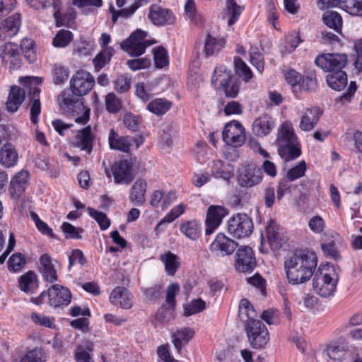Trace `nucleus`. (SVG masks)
Masks as SVG:
<instances>
[{
    "label": "nucleus",
    "instance_id": "nucleus-1",
    "mask_svg": "<svg viewBox=\"0 0 362 362\" xmlns=\"http://www.w3.org/2000/svg\"><path fill=\"white\" fill-rule=\"evenodd\" d=\"M20 84L11 86L6 103L7 110L10 112H16L25 95H28L31 101L30 104V121L37 124L39 122V116L41 113V104L40 101V88L39 86L42 83V78L33 76H25L20 78Z\"/></svg>",
    "mask_w": 362,
    "mask_h": 362
},
{
    "label": "nucleus",
    "instance_id": "nucleus-2",
    "mask_svg": "<svg viewBox=\"0 0 362 362\" xmlns=\"http://www.w3.org/2000/svg\"><path fill=\"white\" fill-rule=\"evenodd\" d=\"M317 262L316 254L308 250H297L287 257L284 266L288 282L298 285L309 281L315 271Z\"/></svg>",
    "mask_w": 362,
    "mask_h": 362
},
{
    "label": "nucleus",
    "instance_id": "nucleus-3",
    "mask_svg": "<svg viewBox=\"0 0 362 362\" xmlns=\"http://www.w3.org/2000/svg\"><path fill=\"white\" fill-rule=\"evenodd\" d=\"M238 315L244 322L248 339L253 348L262 347L269 340L267 327L256 319L257 314L248 300L243 298L239 303Z\"/></svg>",
    "mask_w": 362,
    "mask_h": 362
},
{
    "label": "nucleus",
    "instance_id": "nucleus-4",
    "mask_svg": "<svg viewBox=\"0 0 362 362\" xmlns=\"http://www.w3.org/2000/svg\"><path fill=\"white\" fill-rule=\"evenodd\" d=\"M275 144L279 156L286 162L301 155L300 141L290 121H284L279 125Z\"/></svg>",
    "mask_w": 362,
    "mask_h": 362
},
{
    "label": "nucleus",
    "instance_id": "nucleus-5",
    "mask_svg": "<svg viewBox=\"0 0 362 362\" xmlns=\"http://www.w3.org/2000/svg\"><path fill=\"white\" fill-rule=\"evenodd\" d=\"M337 281V274L332 266L320 265L313 279V287L317 294L327 298L335 291Z\"/></svg>",
    "mask_w": 362,
    "mask_h": 362
},
{
    "label": "nucleus",
    "instance_id": "nucleus-6",
    "mask_svg": "<svg viewBox=\"0 0 362 362\" xmlns=\"http://www.w3.org/2000/svg\"><path fill=\"white\" fill-rule=\"evenodd\" d=\"M148 33L141 29L133 32L130 36L123 40L121 48L132 57H139L143 54L148 47L152 45L155 42L146 39Z\"/></svg>",
    "mask_w": 362,
    "mask_h": 362
},
{
    "label": "nucleus",
    "instance_id": "nucleus-7",
    "mask_svg": "<svg viewBox=\"0 0 362 362\" xmlns=\"http://www.w3.org/2000/svg\"><path fill=\"white\" fill-rule=\"evenodd\" d=\"M228 232L234 238L240 239L249 237L254 228L253 221L245 214H237L228 221Z\"/></svg>",
    "mask_w": 362,
    "mask_h": 362
},
{
    "label": "nucleus",
    "instance_id": "nucleus-8",
    "mask_svg": "<svg viewBox=\"0 0 362 362\" xmlns=\"http://www.w3.org/2000/svg\"><path fill=\"white\" fill-rule=\"evenodd\" d=\"M48 296L49 304L54 308L59 306L68 305L71 300V293L70 291L61 285H52L47 291H43L40 296L35 299L36 304L43 303V298Z\"/></svg>",
    "mask_w": 362,
    "mask_h": 362
},
{
    "label": "nucleus",
    "instance_id": "nucleus-9",
    "mask_svg": "<svg viewBox=\"0 0 362 362\" xmlns=\"http://www.w3.org/2000/svg\"><path fill=\"white\" fill-rule=\"evenodd\" d=\"M315 64L326 72L344 71L348 62L347 55L342 53H325L319 55Z\"/></svg>",
    "mask_w": 362,
    "mask_h": 362
},
{
    "label": "nucleus",
    "instance_id": "nucleus-10",
    "mask_svg": "<svg viewBox=\"0 0 362 362\" xmlns=\"http://www.w3.org/2000/svg\"><path fill=\"white\" fill-rule=\"evenodd\" d=\"M263 178L262 169L253 163L244 165L238 172V183L245 188H251L261 183Z\"/></svg>",
    "mask_w": 362,
    "mask_h": 362
},
{
    "label": "nucleus",
    "instance_id": "nucleus-11",
    "mask_svg": "<svg viewBox=\"0 0 362 362\" xmlns=\"http://www.w3.org/2000/svg\"><path fill=\"white\" fill-rule=\"evenodd\" d=\"M224 142L233 148L240 147L245 141V132L243 126L233 120L226 124L223 133Z\"/></svg>",
    "mask_w": 362,
    "mask_h": 362
},
{
    "label": "nucleus",
    "instance_id": "nucleus-12",
    "mask_svg": "<svg viewBox=\"0 0 362 362\" xmlns=\"http://www.w3.org/2000/svg\"><path fill=\"white\" fill-rule=\"evenodd\" d=\"M94 84V77L90 73L83 70L77 71L70 81L72 93L78 96L86 95Z\"/></svg>",
    "mask_w": 362,
    "mask_h": 362
},
{
    "label": "nucleus",
    "instance_id": "nucleus-13",
    "mask_svg": "<svg viewBox=\"0 0 362 362\" xmlns=\"http://www.w3.org/2000/svg\"><path fill=\"white\" fill-rule=\"evenodd\" d=\"M148 18L153 25L158 27L172 25L176 22V16L171 10L158 4L150 6Z\"/></svg>",
    "mask_w": 362,
    "mask_h": 362
},
{
    "label": "nucleus",
    "instance_id": "nucleus-14",
    "mask_svg": "<svg viewBox=\"0 0 362 362\" xmlns=\"http://www.w3.org/2000/svg\"><path fill=\"white\" fill-rule=\"evenodd\" d=\"M256 267V259L252 249L248 246L239 247L235 253V267L241 272H252Z\"/></svg>",
    "mask_w": 362,
    "mask_h": 362
},
{
    "label": "nucleus",
    "instance_id": "nucleus-15",
    "mask_svg": "<svg viewBox=\"0 0 362 362\" xmlns=\"http://www.w3.org/2000/svg\"><path fill=\"white\" fill-rule=\"evenodd\" d=\"M111 172L116 184L127 185L134 177L132 165L127 160L115 162L111 166Z\"/></svg>",
    "mask_w": 362,
    "mask_h": 362
},
{
    "label": "nucleus",
    "instance_id": "nucleus-16",
    "mask_svg": "<svg viewBox=\"0 0 362 362\" xmlns=\"http://www.w3.org/2000/svg\"><path fill=\"white\" fill-rule=\"evenodd\" d=\"M238 243L224 235L218 233L210 245V250L217 256L224 257L232 254L236 247Z\"/></svg>",
    "mask_w": 362,
    "mask_h": 362
},
{
    "label": "nucleus",
    "instance_id": "nucleus-17",
    "mask_svg": "<svg viewBox=\"0 0 362 362\" xmlns=\"http://www.w3.org/2000/svg\"><path fill=\"white\" fill-rule=\"evenodd\" d=\"M29 177L28 171L22 170L12 177L8 188L12 199L17 201L24 194L29 185Z\"/></svg>",
    "mask_w": 362,
    "mask_h": 362
},
{
    "label": "nucleus",
    "instance_id": "nucleus-18",
    "mask_svg": "<svg viewBox=\"0 0 362 362\" xmlns=\"http://www.w3.org/2000/svg\"><path fill=\"white\" fill-rule=\"evenodd\" d=\"M320 8L339 6L352 16H362V0H318Z\"/></svg>",
    "mask_w": 362,
    "mask_h": 362
},
{
    "label": "nucleus",
    "instance_id": "nucleus-19",
    "mask_svg": "<svg viewBox=\"0 0 362 362\" xmlns=\"http://www.w3.org/2000/svg\"><path fill=\"white\" fill-rule=\"evenodd\" d=\"M227 214L226 209L221 206L211 205L208 208L205 221L206 235L212 234L217 229Z\"/></svg>",
    "mask_w": 362,
    "mask_h": 362
},
{
    "label": "nucleus",
    "instance_id": "nucleus-20",
    "mask_svg": "<svg viewBox=\"0 0 362 362\" xmlns=\"http://www.w3.org/2000/svg\"><path fill=\"white\" fill-rule=\"evenodd\" d=\"M59 262L48 254H43L40 257V271L45 281L54 283L57 280Z\"/></svg>",
    "mask_w": 362,
    "mask_h": 362
},
{
    "label": "nucleus",
    "instance_id": "nucleus-21",
    "mask_svg": "<svg viewBox=\"0 0 362 362\" xmlns=\"http://www.w3.org/2000/svg\"><path fill=\"white\" fill-rule=\"evenodd\" d=\"M21 25V14L16 13L0 22V42L6 41L17 35Z\"/></svg>",
    "mask_w": 362,
    "mask_h": 362
},
{
    "label": "nucleus",
    "instance_id": "nucleus-22",
    "mask_svg": "<svg viewBox=\"0 0 362 362\" xmlns=\"http://www.w3.org/2000/svg\"><path fill=\"white\" fill-rule=\"evenodd\" d=\"M323 115V110L317 106L308 107L302 113L299 122V129L303 132L313 130Z\"/></svg>",
    "mask_w": 362,
    "mask_h": 362
},
{
    "label": "nucleus",
    "instance_id": "nucleus-23",
    "mask_svg": "<svg viewBox=\"0 0 362 362\" xmlns=\"http://www.w3.org/2000/svg\"><path fill=\"white\" fill-rule=\"evenodd\" d=\"M134 297L128 289L124 287H116L110 295V301L114 305L123 309H130L134 304Z\"/></svg>",
    "mask_w": 362,
    "mask_h": 362
},
{
    "label": "nucleus",
    "instance_id": "nucleus-24",
    "mask_svg": "<svg viewBox=\"0 0 362 362\" xmlns=\"http://www.w3.org/2000/svg\"><path fill=\"white\" fill-rule=\"evenodd\" d=\"M30 7L35 9H43L52 6L54 8V18L57 26L65 25V21L61 13V0H26Z\"/></svg>",
    "mask_w": 362,
    "mask_h": 362
},
{
    "label": "nucleus",
    "instance_id": "nucleus-25",
    "mask_svg": "<svg viewBox=\"0 0 362 362\" xmlns=\"http://www.w3.org/2000/svg\"><path fill=\"white\" fill-rule=\"evenodd\" d=\"M275 127V120L269 115L264 114L256 118L252 124V133L259 137L269 135Z\"/></svg>",
    "mask_w": 362,
    "mask_h": 362
},
{
    "label": "nucleus",
    "instance_id": "nucleus-26",
    "mask_svg": "<svg viewBox=\"0 0 362 362\" xmlns=\"http://www.w3.org/2000/svg\"><path fill=\"white\" fill-rule=\"evenodd\" d=\"M94 135L90 125L78 131L76 135V146L87 153H90L93 150Z\"/></svg>",
    "mask_w": 362,
    "mask_h": 362
},
{
    "label": "nucleus",
    "instance_id": "nucleus-27",
    "mask_svg": "<svg viewBox=\"0 0 362 362\" xmlns=\"http://www.w3.org/2000/svg\"><path fill=\"white\" fill-rule=\"evenodd\" d=\"M18 154L11 143L4 144L0 148V164L5 168H12L17 164Z\"/></svg>",
    "mask_w": 362,
    "mask_h": 362
},
{
    "label": "nucleus",
    "instance_id": "nucleus-28",
    "mask_svg": "<svg viewBox=\"0 0 362 362\" xmlns=\"http://www.w3.org/2000/svg\"><path fill=\"white\" fill-rule=\"evenodd\" d=\"M226 45L223 37L208 33L204 40V52L207 56H211L219 52Z\"/></svg>",
    "mask_w": 362,
    "mask_h": 362
},
{
    "label": "nucleus",
    "instance_id": "nucleus-29",
    "mask_svg": "<svg viewBox=\"0 0 362 362\" xmlns=\"http://www.w3.org/2000/svg\"><path fill=\"white\" fill-rule=\"evenodd\" d=\"M18 287L25 293L32 294L38 288V280L33 271H28L18 279Z\"/></svg>",
    "mask_w": 362,
    "mask_h": 362
},
{
    "label": "nucleus",
    "instance_id": "nucleus-30",
    "mask_svg": "<svg viewBox=\"0 0 362 362\" xmlns=\"http://www.w3.org/2000/svg\"><path fill=\"white\" fill-rule=\"evenodd\" d=\"M159 259L164 264L165 272L168 276H174L180 267V258L170 251L160 255Z\"/></svg>",
    "mask_w": 362,
    "mask_h": 362
},
{
    "label": "nucleus",
    "instance_id": "nucleus-31",
    "mask_svg": "<svg viewBox=\"0 0 362 362\" xmlns=\"http://www.w3.org/2000/svg\"><path fill=\"white\" fill-rule=\"evenodd\" d=\"M147 183L144 179H138L130 189L129 200L136 205H142L145 202Z\"/></svg>",
    "mask_w": 362,
    "mask_h": 362
},
{
    "label": "nucleus",
    "instance_id": "nucleus-32",
    "mask_svg": "<svg viewBox=\"0 0 362 362\" xmlns=\"http://www.w3.org/2000/svg\"><path fill=\"white\" fill-rule=\"evenodd\" d=\"M232 80V71L224 65L217 66L211 76V83L215 88H220Z\"/></svg>",
    "mask_w": 362,
    "mask_h": 362
},
{
    "label": "nucleus",
    "instance_id": "nucleus-33",
    "mask_svg": "<svg viewBox=\"0 0 362 362\" xmlns=\"http://www.w3.org/2000/svg\"><path fill=\"white\" fill-rule=\"evenodd\" d=\"M110 148L113 150L127 153L130 149V141L129 136H121L111 129L108 136Z\"/></svg>",
    "mask_w": 362,
    "mask_h": 362
},
{
    "label": "nucleus",
    "instance_id": "nucleus-34",
    "mask_svg": "<svg viewBox=\"0 0 362 362\" xmlns=\"http://www.w3.org/2000/svg\"><path fill=\"white\" fill-rule=\"evenodd\" d=\"M180 230L189 240H196L201 235L202 224L194 219L185 221L180 224Z\"/></svg>",
    "mask_w": 362,
    "mask_h": 362
},
{
    "label": "nucleus",
    "instance_id": "nucleus-35",
    "mask_svg": "<svg viewBox=\"0 0 362 362\" xmlns=\"http://www.w3.org/2000/svg\"><path fill=\"white\" fill-rule=\"evenodd\" d=\"M211 171L214 177L229 180L232 177L233 168L231 165L224 163L223 161L218 160L212 162Z\"/></svg>",
    "mask_w": 362,
    "mask_h": 362
},
{
    "label": "nucleus",
    "instance_id": "nucleus-36",
    "mask_svg": "<svg viewBox=\"0 0 362 362\" xmlns=\"http://www.w3.org/2000/svg\"><path fill=\"white\" fill-rule=\"evenodd\" d=\"M327 355L334 361H342L349 356V350L342 343L331 342L327 347Z\"/></svg>",
    "mask_w": 362,
    "mask_h": 362
},
{
    "label": "nucleus",
    "instance_id": "nucleus-37",
    "mask_svg": "<svg viewBox=\"0 0 362 362\" xmlns=\"http://www.w3.org/2000/svg\"><path fill=\"white\" fill-rule=\"evenodd\" d=\"M194 331L189 327H184L177 330L172 335V341L175 349L180 351L182 346L187 344L194 336Z\"/></svg>",
    "mask_w": 362,
    "mask_h": 362
},
{
    "label": "nucleus",
    "instance_id": "nucleus-38",
    "mask_svg": "<svg viewBox=\"0 0 362 362\" xmlns=\"http://www.w3.org/2000/svg\"><path fill=\"white\" fill-rule=\"evenodd\" d=\"M184 17L192 23L198 25L202 23V14L197 10L194 0H187L185 4Z\"/></svg>",
    "mask_w": 362,
    "mask_h": 362
},
{
    "label": "nucleus",
    "instance_id": "nucleus-39",
    "mask_svg": "<svg viewBox=\"0 0 362 362\" xmlns=\"http://www.w3.org/2000/svg\"><path fill=\"white\" fill-rule=\"evenodd\" d=\"M323 23L329 28L333 29L339 34H341L342 18L334 11H327L322 16Z\"/></svg>",
    "mask_w": 362,
    "mask_h": 362
},
{
    "label": "nucleus",
    "instance_id": "nucleus-40",
    "mask_svg": "<svg viewBox=\"0 0 362 362\" xmlns=\"http://www.w3.org/2000/svg\"><path fill=\"white\" fill-rule=\"evenodd\" d=\"M327 83L329 87L337 91L342 90L347 84V75L345 71L332 72L327 76Z\"/></svg>",
    "mask_w": 362,
    "mask_h": 362
},
{
    "label": "nucleus",
    "instance_id": "nucleus-41",
    "mask_svg": "<svg viewBox=\"0 0 362 362\" xmlns=\"http://www.w3.org/2000/svg\"><path fill=\"white\" fill-rule=\"evenodd\" d=\"M267 240L272 247L279 248L281 245V238L279 233V228L276 223L271 220L266 228Z\"/></svg>",
    "mask_w": 362,
    "mask_h": 362
},
{
    "label": "nucleus",
    "instance_id": "nucleus-42",
    "mask_svg": "<svg viewBox=\"0 0 362 362\" xmlns=\"http://www.w3.org/2000/svg\"><path fill=\"white\" fill-rule=\"evenodd\" d=\"M172 103L165 98H156L151 101L146 108L151 113L156 115L165 114L171 107Z\"/></svg>",
    "mask_w": 362,
    "mask_h": 362
},
{
    "label": "nucleus",
    "instance_id": "nucleus-43",
    "mask_svg": "<svg viewBox=\"0 0 362 362\" xmlns=\"http://www.w3.org/2000/svg\"><path fill=\"white\" fill-rule=\"evenodd\" d=\"M74 39V34L68 30L61 29L52 40L54 47L64 48L68 46Z\"/></svg>",
    "mask_w": 362,
    "mask_h": 362
},
{
    "label": "nucleus",
    "instance_id": "nucleus-44",
    "mask_svg": "<svg viewBox=\"0 0 362 362\" xmlns=\"http://www.w3.org/2000/svg\"><path fill=\"white\" fill-rule=\"evenodd\" d=\"M285 78L287 83L291 85L292 92L298 98V93L300 92L301 75L295 70L291 69L286 73Z\"/></svg>",
    "mask_w": 362,
    "mask_h": 362
},
{
    "label": "nucleus",
    "instance_id": "nucleus-45",
    "mask_svg": "<svg viewBox=\"0 0 362 362\" xmlns=\"http://www.w3.org/2000/svg\"><path fill=\"white\" fill-rule=\"evenodd\" d=\"M26 259L24 255L20 252L13 253L9 258L7 262L8 269L10 272H18L25 264Z\"/></svg>",
    "mask_w": 362,
    "mask_h": 362
},
{
    "label": "nucleus",
    "instance_id": "nucleus-46",
    "mask_svg": "<svg viewBox=\"0 0 362 362\" xmlns=\"http://www.w3.org/2000/svg\"><path fill=\"white\" fill-rule=\"evenodd\" d=\"M19 52L16 44L7 42L0 47V58L4 64H8V61L13 57L17 56Z\"/></svg>",
    "mask_w": 362,
    "mask_h": 362
},
{
    "label": "nucleus",
    "instance_id": "nucleus-47",
    "mask_svg": "<svg viewBox=\"0 0 362 362\" xmlns=\"http://www.w3.org/2000/svg\"><path fill=\"white\" fill-rule=\"evenodd\" d=\"M249 54L251 64L255 67L259 73L262 74L264 69V61L258 48L252 47L249 50Z\"/></svg>",
    "mask_w": 362,
    "mask_h": 362
},
{
    "label": "nucleus",
    "instance_id": "nucleus-48",
    "mask_svg": "<svg viewBox=\"0 0 362 362\" xmlns=\"http://www.w3.org/2000/svg\"><path fill=\"white\" fill-rule=\"evenodd\" d=\"M307 170V164L305 160H300L286 172V177L289 181H295L303 177Z\"/></svg>",
    "mask_w": 362,
    "mask_h": 362
},
{
    "label": "nucleus",
    "instance_id": "nucleus-49",
    "mask_svg": "<svg viewBox=\"0 0 362 362\" xmlns=\"http://www.w3.org/2000/svg\"><path fill=\"white\" fill-rule=\"evenodd\" d=\"M93 351V344H88L86 347L78 346L74 351V359L76 362H94L90 352Z\"/></svg>",
    "mask_w": 362,
    "mask_h": 362
},
{
    "label": "nucleus",
    "instance_id": "nucleus-50",
    "mask_svg": "<svg viewBox=\"0 0 362 362\" xmlns=\"http://www.w3.org/2000/svg\"><path fill=\"white\" fill-rule=\"evenodd\" d=\"M205 308L206 303L202 299H194L184 306L185 315L190 316L201 313Z\"/></svg>",
    "mask_w": 362,
    "mask_h": 362
},
{
    "label": "nucleus",
    "instance_id": "nucleus-51",
    "mask_svg": "<svg viewBox=\"0 0 362 362\" xmlns=\"http://www.w3.org/2000/svg\"><path fill=\"white\" fill-rule=\"evenodd\" d=\"M235 68L237 74L244 81L247 82L252 78L251 69L240 58H235Z\"/></svg>",
    "mask_w": 362,
    "mask_h": 362
},
{
    "label": "nucleus",
    "instance_id": "nucleus-52",
    "mask_svg": "<svg viewBox=\"0 0 362 362\" xmlns=\"http://www.w3.org/2000/svg\"><path fill=\"white\" fill-rule=\"evenodd\" d=\"M53 81L57 85L64 83L69 78V71L66 68L59 64L54 65L52 69Z\"/></svg>",
    "mask_w": 362,
    "mask_h": 362
},
{
    "label": "nucleus",
    "instance_id": "nucleus-53",
    "mask_svg": "<svg viewBox=\"0 0 362 362\" xmlns=\"http://www.w3.org/2000/svg\"><path fill=\"white\" fill-rule=\"evenodd\" d=\"M154 61L156 66L162 69L168 65V56L166 49L163 47H157L153 49Z\"/></svg>",
    "mask_w": 362,
    "mask_h": 362
},
{
    "label": "nucleus",
    "instance_id": "nucleus-54",
    "mask_svg": "<svg viewBox=\"0 0 362 362\" xmlns=\"http://www.w3.org/2000/svg\"><path fill=\"white\" fill-rule=\"evenodd\" d=\"M88 213L99 224L102 230L107 229L110 226V221L106 214L94 209L88 208Z\"/></svg>",
    "mask_w": 362,
    "mask_h": 362
},
{
    "label": "nucleus",
    "instance_id": "nucleus-55",
    "mask_svg": "<svg viewBox=\"0 0 362 362\" xmlns=\"http://www.w3.org/2000/svg\"><path fill=\"white\" fill-rule=\"evenodd\" d=\"M105 106L107 110L115 114L121 109V102L119 98L114 93H109L105 97Z\"/></svg>",
    "mask_w": 362,
    "mask_h": 362
},
{
    "label": "nucleus",
    "instance_id": "nucleus-56",
    "mask_svg": "<svg viewBox=\"0 0 362 362\" xmlns=\"http://www.w3.org/2000/svg\"><path fill=\"white\" fill-rule=\"evenodd\" d=\"M32 321L37 325L53 329L55 327L53 317H47L43 314L33 313L31 315Z\"/></svg>",
    "mask_w": 362,
    "mask_h": 362
},
{
    "label": "nucleus",
    "instance_id": "nucleus-57",
    "mask_svg": "<svg viewBox=\"0 0 362 362\" xmlns=\"http://www.w3.org/2000/svg\"><path fill=\"white\" fill-rule=\"evenodd\" d=\"M242 8L237 5L235 2L230 1L228 4V15L229 16V19L228 21V25H233L239 18L242 13Z\"/></svg>",
    "mask_w": 362,
    "mask_h": 362
},
{
    "label": "nucleus",
    "instance_id": "nucleus-58",
    "mask_svg": "<svg viewBox=\"0 0 362 362\" xmlns=\"http://www.w3.org/2000/svg\"><path fill=\"white\" fill-rule=\"evenodd\" d=\"M126 64L131 70L135 71L149 67L151 64V61L150 58L141 57L135 59H129L127 61Z\"/></svg>",
    "mask_w": 362,
    "mask_h": 362
},
{
    "label": "nucleus",
    "instance_id": "nucleus-59",
    "mask_svg": "<svg viewBox=\"0 0 362 362\" xmlns=\"http://www.w3.org/2000/svg\"><path fill=\"white\" fill-rule=\"evenodd\" d=\"M308 228L313 233L320 234L325 228V220L319 215L314 216L308 221Z\"/></svg>",
    "mask_w": 362,
    "mask_h": 362
},
{
    "label": "nucleus",
    "instance_id": "nucleus-60",
    "mask_svg": "<svg viewBox=\"0 0 362 362\" xmlns=\"http://www.w3.org/2000/svg\"><path fill=\"white\" fill-rule=\"evenodd\" d=\"M72 4L81 9L88 8L93 11L94 8H100L103 6L102 0H72Z\"/></svg>",
    "mask_w": 362,
    "mask_h": 362
},
{
    "label": "nucleus",
    "instance_id": "nucleus-61",
    "mask_svg": "<svg viewBox=\"0 0 362 362\" xmlns=\"http://www.w3.org/2000/svg\"><path fill=\"white\" fill-rule=\"evenodd\" d=\"M61 228L65 234L66 238L69 239H81V233L83 232L82 229H78L68 222H64Z\"/></svg>",
    "mask_w": 362,
    "mask_h": 362
},
{
    "label": "nucleus",
    "instance_id": "nucleus-62",
    "mask_svg": "<svg viewBox=\"0 0 362 362\" xmlns=\"http://www.w3.org/2000/svg\"><path fill=\"white\" fill-rule=\"evenodd\" d=\"M185 207L183 204H178L174 206L170 212L164 217L158 226L163 222L171 223L185 212Z\"/></svg>",
    "mask_w": 362,
    "mask_h": 362
},
{
    "label": "nucleus",
    "instance_id": "nucleus-63",
    "mask_svg": "<svg viewBox=\"0 0 362 362\" xmlns=\"http://www.w3.org/2000/svg\"><path fill=\"white\" fill-rule=\"evenodd\" d=\"M124 124L125 127L132 132H136L139 129V118L134 114L129 112L124 116Z\"/></svg>",
    "mask_w": 362,
    "mask_h": 362
},
{
    "label": "nucleus",
    "instance_id": "nucleus-64",
    "mask_svg": "<svg viewBox=\"0 0 362 362\" xmlns=\"http://www.w3.org/2000/svg\"><path fill=\"white\" fill-rule=\"evenodd\" d=\"M42 352L41 349H33L29 351L20 362H42Z\"/></svg>",
    "mask_w": 362,
    "mask_h": 362
}]
</instances>
